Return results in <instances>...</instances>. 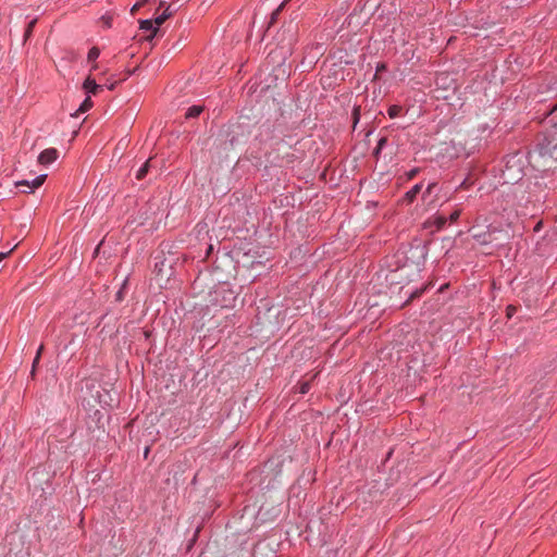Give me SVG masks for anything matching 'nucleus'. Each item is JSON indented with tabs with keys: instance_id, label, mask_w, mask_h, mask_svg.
I'll return each instance as SVG.
<instances>
[{
	"instance_id": "nucleus-1",
	"label": "nucleus",
	"mask_w": 557,
	"mask_h": 557,
	"mask_svg": "<svg viewBox=\"0 0 557 557\" xmlns=\"http://www.w3.org/2000/svg\"><path fill=\"white\" fill-rule=\"evenodd\" d=\"M537 154L543 159V166L557 164V124L546 133L543 141L539 144Z\"/></svg>"
},
{
	"instance_id": "nucleus-2",
	"label": "nucleus",
	"mask_w": 557,
	"mask_h": 557,
	"mask_svg": "<svg viewBox=\"0 0 557 557\" xmlns=\"http://www.w3.org/2000/svg\"><path fill=\"white\" fill-rule=\"evenodd\" d=\"M58 156H59V152L57 149L54 148H49V149H46L44 150L39 156H38V162L40 164H44V165H47V164H50L52 163L53 161H55L58 159Z\"/></svg>"
},
{
	"instance_id": "nucleus-3",
	"label": "nucleus",
	"mask_w": 557,
	"mask_h": 557,
	"mask_svg": "<svg viewBox=\"0 0 557 557\" xmlns=\"http://www.w3.org/2000/svg\"><path fill=\"white\" fill-rule=\"evenodd\" d=\"M421 189H422V183L416 184L410 190H408L405 194L403 201L407 202V203L413 202L414 199L417 198V196L421 193Z\"/></svg>"
},
{
	"instance_id": "nucleus-4",
	"label": "nucleus",
	"mask_w": 557,
	"mask_h": 557,
	"mask_svg": "<svg viewBox=\"0 0 557 557\" xmlns=\"http://www.w3.org/2000/svg\"><path fill=\"white\" fill-rule=\"evenodd\" d=\"M47 175H39L37 176L36 178H34L32 182L29 181H22V182H18L17 183V186H27L29 189H35V188H38L40 187L45 180H46Z\"/></svg>"
},
{
	"instance_id": "nucleus-5",
	"label": "nucleus",
	"mask_w": 557,
	"mask_h": 557,
	"mask_svg": "<svg viewBox=\"0 0 557 557\" xmlns=\"http://www.w3.org/2000/svg\"><path fill=\"white\" fill-rule=\"evenodd\" d=\"M139 24H140V29L151 32L150 35L147 36L148 40H151L158 33V27H156L153 21H151V20H143L139 22Z\"/></svg>"
},
{
	"instance_id": "nucleus-6",
	"label": "nucleus",
	"mask_w": 557,
	"mask_h": 557,
	"mask_svg": "<svg viewBox=\"0 0 557 557\" xmlns=\"http://www.w3.org/2000/svg\"><path fill=\"white\" fill-rule=\"evenodd\" d=\"M84 89L88 94L97 95L100 90H102V85H98L95 79L87 77L84 82Z\"/></svg>"
},
{
	"instance_id": "nucleus-7",
	"label": "nucleus",
	"mask_w": 557,
	"mask_h": 557,
	"mask_svg": "<svg viewBox=\"0 0 557 557\" xmlns=\"http://www.w3.org/2000/svg\"><path fill=\"white\" fill-rule=\"evenodd\" d=\"M151 162H152V159L150 158L140 166V169L136 173L137 180H143L147 175L148 171L152 166Z\"/></svg>"
},
{
	"instance_id": "nucleus-8",
	"label": "nucleus",
	"mask_w": 557,
	"mask_h": 557,
	"mask_svg": "<svg viewBox=\"0 0 557 557\" xmlns=\"http://www.w3.org/2000/svg\"><path fill=\"white\" fill-rule=\"evenodd\" d=\"M92 101L90 99V97H87L81 104V107L78 108V110L75 112L74 116H78V114L81 113H85L86 111H88L91 107H92Z\"/></svg>"
},
{
	"instance_id": "nucleus-9",
	"label": "nucleus",
	"mask_w": 557,
	"mask_h": 557,
	"mask_svg": "<svg viewBox=\"0 0 557 557\" xmlns=\"http://www.w3.org/2000/svg\"><path fill=\"white\" fill-rule=\"evenodd\" d=\"M201 112H202V107H200V106H193V107L188 108L185 116L187 119L197 117Z\"/></svg>"
},
{
	"instance_id": "nucleus-10",
	"label": "nucleus",
	"mask_w": 557,
	"mask_h": 557,
	"mask_svg": "<svg viewBox=\"0 0 557 557\" xmlns=\"http://www.w3.org/2000/svg\"><path fill=\"white\" fill-rule=\"evenodd\" d=\"M400 112H401V107H399V106H391L387 111L391 119L397 117Z\"/></svg>"
},
{
	"instance_id": "nucleus-11",
	"label": "nucleus",
	"mask_w": 557,
	"mask_h": 557,
	"mask_svg": "<svg viewBox=\"0 0 557 557\" xmlns=\"http://www.w3.org/2000/svg\"><path fill=\"white\" fill-rule=\"evenodd\" d=\"M36 23H37V20H36V18L32 20V21L28 23L27 28L25 29V34H24L25 40H26V39H28V38H29V36L32 35V32H33V29H34V27H35V25H36Z\"/></svg>"
},
{
	"instance_id": "nucleus-12",
	"label": "nucleus",
	"mask_w": 557,
	"mask_h": 557,
	"mask_svg": "<svg viewBox=\"0 0 557 557\" xmlns=\"http://www.w3.org/2000/svg\"><path fill=\"white\" fill-rule=\"evenodd\" d=\"M100 54V50L97 47H92L88 52V60L95 61Z\"/></svg>"
},
{
	"instance_id": "nucleus-13",
	"label": "nucleus",
	"mask_w": 557,
	"mask_h": 557,
	"mask_svg": "<svg viewBox=\"0 0 557 557\" xmlns=\"http://www.w3.org/2000/svg\"><path fill=\"white\" fill-rule=\"evenodd\" d=\"M472 181H470V178H466L463 180V182H461V184L456 188V191L460 190V189H467L468 187H470L472 185Z\"/></svg>"
},
{
	"instance_id": "nucleus-14",
	"label": "nucleus",
	"mask_w": 557,
	"mask_h": 557,
	"mask_svg": "<svg viewBox=\"0 0 557 557\" xmlns=\"http://www.w3.org/2000/svg\"><path fill=\"white\" fill-rule=\"evenodd\" d=\"M166 20H168V15L161 14L154 18L153 23H154L156 27L159 28V26H161Z\"/></svg>"
},
{
	"instance_id": "nucleus-15",
	"label": "nucleus",
	"mask_w": 557,
	"mask_h": 557,
	"mask_svg": "<svg viewBox=\"0 0 557 557\" xmlns=\"http://www.w3.org/2000/svg\"><path fill=\"white\" fill-rule=\"evenodd\" d=\"M147 1H148V0H143L141 2H137V3H135V4L132 7V9H131V14H132V15H135V14H136V12L139 10V8H140L145 2H147Z\"/></svg>"
},
{
	"instance_id": "nucleus-16",
	"label": "nucleus",
	"mask_w": 557,
	"mask_h": 557,
	"mask_svg": "<svg viewBox=\"0 0 557 557\" xmlns=\"http://www.w3.org/2000/svg\"><path fill=\"white\" fill-rule=\"evenodd\" d=\"M387 143V139L385 137H382L379 143H377V146L375 148V153L377 154L382 148L384 147V145Z\"/></svg>"
},
{
	"instance_id": "nucleus-17",
	"label": "nucleus",
	"mask_w": 557,
	"mask_h": 557,
	"mask_svg": "<svg viewBox=\"0 0 557 557\" xmlns=\"http://www.w3.org/2000/svg\"><path fill=\"white\" fill-rule=\"evenodd\" d=\"M446 218L443 215H440L436 218L435 222L438 228L443 227L446 224Z\"/></svg>"
},
{
	"instance_id": "nucleus-18",
	"label": "nucleus",
	"mask_w": 557,
	"mask_h": 557,
	"mask_svg": "<svg viewBox=\"0 0 557 557\" xmlns=\"http://www.w3.org/2000/svg\"><path fill=\"white\" fill-rule=\"evenodd\" d=\"M460 213H461V210H460V209L455 210V211L450 214V216H449L450 222H456V221L459 219Z\"/></svg>"
},
{
	"instance_id": "nucleus-19",
	"label": "nucleus",
	"mask_w": 557,
	"mask_h": 557,
	"mask_svg": "<svg viewBox=\"0 0 557 557\" xmlns=\"http://www.w3.org/2000/svg\"><path fill=\"white\" fill-rule=\"evenodd\" d=\"M436 187V183H430L423 194V198L426 196V195H430L433 189Z\"/></svg>"
},
{
	"instance_id": "nucleus-20",
	"label": "nucleus",
	"mask_w": 557,
	"mask_h": 557,
	"mask_svg": "<svg viewBox=\"0 0 557 557\" xmlns=\"http://www.w3.org/2000/svg\"><path fill=\"white\" fill-rule=\"evenodd\" d=\"M309 389H310V384H309L308 382L302 383V384L300 385V393H301V394H306V393H308V392H309Z\"/></svg>"
},
{
	"instance_id": "nucleus-21",
	"label": "nucleus",
	"mask_w": 557,
	"mask_h": 557,
	"mask_svg": "<svg viewBox=\"0 0 557 557\" xmlns=\"http://www.w3.org/2000/svg\"><path fill=\"white\" fill-rule=\"evenodd\" d=\"M418 172H419L418 169H413V170L409 171L407 173L408 180H412L418 174Z\"/></svg>"
},
{
	"instance_id": "nucleus-22",
	"label": "nucleus",
	"mask_w": 557,
	"mask_h": 557,
	"mask_svg": "<svg viewBox=\"0 0 557 557\" xmlns=\"http://www.w3.org/2000/svg\"><path fill=\"white\" fill-rule=\"evenodd\" d=\"M516 308L513 306H508L507 307V315L510 318L513 312H515Z\"/></svg>"
},
{
	"instance_id": "nucleus-23",
	"label": "nucleus",
	"mask_w": 557,
	"mask_h": 557,
	"mask_svg": "<svg viewBox=\"0 0 557 557\" xmlns=\"http://www.w3.org/2000/svg\"><path fill=\"white\" fill-rule=\"evenodd\" d=\"M42 350H44V346L41 345V346L38 348V351H37L36 357H35V361H39V359H40V355H41Z\"/></svg>"
},
{
	"instance_id": "nucleus-24",
	"label": "nucleus",
	"mask_w": 557,
	"mask_h": 557,
	"mask_svg": "<svg viewBox=\"0 0 557 557\" xmlns=\"http://www.w3.org/2000/svg\"><path fill=\"white\" fill-rule=\"evenodd\" d=\"M162 15H168V18L172 15V12L170 11V5L166 7L165 11L162 13Z\"/></svg>"
},
{
	"instance_id": "nucleus-25",
	"label": "nucleus",
	"mask_w": 557,
	"mask_h": 557,
	"mask_svg": "<svg viewBox=\"0 0 557 557\" xmlns=\"http://www.w3.org/2000/svg\"><path fill=\"white\" fill-rule=\"evenodd\" d=\"M286 1H287V0H285L282 4H280V7H278V8L275 10V12L273 13V16H275V15H276V14H277L282 9H283V7H284V4H285V2H286Z\"/></svg>"
},
{
	"instance_id": "nucleus-26",
	"label": "nucleus",
	"mask_w": 557,
	"mask_h": 557,
	"mask_svg": "<svg viewBox=\"0 0 557 557\" xmlns=\"http://www.w3.org/2000/svg\"><path fill=\"white\" fill-rule=\"evenodd\" d=\"M358 116H359V109H355V110H354V117H355V122H357Z\"/></svg>"
},
{
	"instance_id": "nucleus-27",
	"label": "nucleus",
	"mask_w": 557,
	"mask_h": 557,
	"mask_svg": "<svg viewBox=\"0 0 557 557\" xmlns=\"http://www.w3.org/2000/svg\"><path fill=\"white\" fill-rule=\"evenodd\" d=\"M11 251L9 252H0V262L10 253Z\"/></svg>"
},
{
	"instance_id": "nucleus-28",
	"label": "nucleus",
	"mask_w": 557,
	"mask_h": 557,
	"mask_svg": "<svg viewBox=\"0 0 557 557\" xmlns=\"http://www.w3.org/2000/svg\"><path fill=\"white\" fill-rule=\"evenodd\" d=\"M115 85H116V82L110 83V85H108V88L112 90L115 88Z\"/></svg>"
},
{
	"instance_id": "nucleus-29",
	"label": "nucleus",
	"mask_w": 557,
	"mask_h": 557,
	"mask_svg": "<svg viewBox=\"0 0 557 557\" xmlns=\"http://www.w3.org/2000/svg\"><path fill=\"white\" fill-rule=\"evenodd\" d=\"M420 294H421V292H416V293L412 294L411 297H418V296H420Z\"/></svg>"
},
{
	"instance_id": "nucleus-30",
	"label": "nucleus",
	"mask_w": 557,
	"mask_h": 557,
	"mask_svg": "<svg viewBox=\"0 0 557 557\" xmlns=\"http://www.w3.org/2000/svg\"><path fill=\"white\" fill-rule=\"evenodd\" d=\"M106 24H107L108 27H110L111 26L110 20L106 21Z\"/></svg>"
},
{
	"instance_id": "nucleus-31",
	"label": "nucleus",
	"mask_w": 557,
	"mask_h": 557,
	"mask_svg": "<svg viewBox=\"0 0 557 557\" xmlns=\"http://www.w3.org/2000/svg\"><path fill=\"white\" fill-rule=\"evenodd\" d=\"M38 363V361H35L33 362V369L36 367V364Z\"/></svg>"
}]
</instances>
